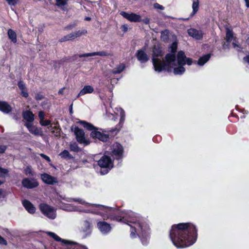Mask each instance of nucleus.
Returning <instances> with one entry per match:
<instances>
[{
	"mask_svg": "<svg viewBox=\"0 0 249 249\" xmlns=\"http://www.w3.org/2000/svg\"><path fill=\"white\" fill-rule=\"evenodd\" d=\"M87 33V31L85 29H82L80 30L74 32L75 35V37L77 38L78 37H80L82 35H84L86 34Z\"/></svg>",
	"mask_w": 249,
	"mask_h": 249,
	"instance_id": "obj_34",
	"label": "nucleus"
},
{
	"mask_svg": "<svg viewBox=\"0 0 249 249\" xmlns=\"http://www.w3.org/2000/svg\"><path fill=\"white\" fill-rule=\"evenodd\" d=\"M154 7L155 8L157 9H160V10H163L164 9V7L162 5H161L157 3H155L154 4Z\"/></svg>",
	"mask_w": 249,
	"mask_h": 249,
	"instance_id": "obj_42",
	"label": "nucleus"
},
{
	"mask_svg": "<svg viewBox=\"0 0 249 249\" xmlns=\"http://www.w3.org/2000/svg\"><path fill=\"white\" fill-rule=\"evenodd\" d=\"M23 117L27 121V123H32L34 120V115L29 110L23 113Z\"/></svg>",
	"mask_w": 249,
	"mask_h": 249,
	"instance_id": "obj_25",
	"label": "nucleus"
},
{
	"mask_svg": "<svg viewBox=\"0 0 249 249\" xmlns=\"http://www.w3.org/2000/svg\"><path fill=\"white\" fill-rule=\"evenodd\" d=\"M121 28L124 32H126L127 31V26L126 25H123L122 26Z\"/></svg>",
	"mask_w": 249,
	"mask_h": 249,
	"instance_id": "obj_49",
	"label": "nucleus"
},
{
	"mask_svg": "<svg viewBox=\"0 0 249 249\" xmlns=\"http://www.w3.org/2000/svg\"><path fill=\"white\" fill-rule=\"evenodd\" d=\"M163 53L160 47L159 44L155 45L153 49L152 54L153 64L155 70L160 72L163 70H167L166 66V60L163 63L162 60Z\"/></svg>",
	"mask_w": 249,
	"mask_h": 249,
	"instance_id": "obj_5",
	"label": "nucleus"
},
{
	"mask_svg": "<svg viewBox=\"0 0 249 249\" xmlns=\"http://www.w3.org/2000/svg\"><path fill=\"white\" fill-rule=\"evenodd\" d=\"M177 47L176 42H173L170 47L171 53L167 54L165 56L166 66L168 71L173 72L176 75H181L185 71L184 66L186 64L189 66L191 65L193 60L191 58L187 57L182 51H179L176 56L175 53Z\"/></svg>",
	"mask_w": 249,
	"mask_h": 249,
	"instance_id": "obj_2",
	"label": "nucleus"
},
{
	"mask_svg": "<svg viewBox=\"0 0 249 249\" xmlns=\"http://www.w3.org/2000/svg\"><path fill=\"white\" fill-rule=\"evenodd\" d=\"M247 41L248 44L249 45V37L248 38Z\"/></svg>",
	"mask_w": 249,
	"mask_h": 249,
	"instance_id": "obj_58",
	"label": "nucleus"
},
{
	"mask_svg": "<svg viewBox=\"0 0 249 249\" xmlns=\"http://www.w3.org/2000/svg\"><path fill=\"white\" fill-rule=\"evenodd\" d=\"M68 0H57L56 4L58 6H63L65 5Z\"/></svg>",
	"mask_w": 249,
	"mask_h": 249,
	"instance_id": "obj_39",
	"label": "nucleus"
},
{
	"mask_svg": "<svg viewBox=\"0 0 249 249\" xmlns=\"http://www.w3.org/2000/svg\"><path fill=\"white\" fill-rule=\"evenodd\" d=\"M55 197L56 200V203L59 208L67 211H75L77 210V209L76 207L72 205L66 204L63 202V201L68 202L72 201H76L80 204L85 205L89 209L87 212L102 215L104 219L105 218H108L107 213L113 210L112 208L106 207L103 205L87 203L80 198L73 199L66 197L64 195H60L58 193L56 194Z\"/></svg>",
	"mask_w": 249,
	"mask_h": 249,
	"instance_id": "obj_3",
	"label": "nucleus"
},
{
	"mask_svg": "<svg viewBox=\"0 0 249 249\" xmlns=\"http://www.w3.org/2000/svg\"><path fill=\"white\" fill-rule=\"evenodd\" d=\"M136 56L141 63H145L149 60V57L144 50L138 51Z\"/></svg>",
	"mask_w": 249,
	"mask_h": 249,
	"instance_id": "obj_20",
	"label": "nucleus"
},
{
	"mask_svg": "<svg viewBox=\"0 0 249 249\" xmlns=\"http://www.w3.org/2000/svg\"><path fill=\"white\" fill-rule=\"evenodd\" d=\"M169 32L167 30H165L163 31H162L161 33V39L163 41H166L169 36Z\"/></svg>",
	"mask_w": 249,
	"mask_h": 249,
	"instance_id": "obj_33",
	"label": "nucleus"
},
{
	"mask_svg": "<svg viewBox=\"0 0 249 249\" xmlns=\"http://www.w3.org/2000/svg\"><path fill=\"white\" fill-rule=\"evenodd\" d=\"M8 172V171L7 169L0 167V177H5Z\"/></svg>",
	"mask_w": 249,
	"mask_h": 249,
	"instance_id": "obj_38",
	"label": "nucleus"
},
{
	"mask_svg": "<svg viewBox=\"0 0 249 249\" xmlns=\"http://www.w3.org/2000/svg\"><path fill=\"white\" fill-rule=\"evenodd\" d=\"M244 60L249 64V55L245 57Z\"/></svg>",
	"mask_w": 249,
	"mask_h": 249,
	"instance_id": "obj_52",
	"label": "nucleus"
},
{
	"mask_svg": "<svg viewBox=\"0 0 249 249\" xmlns=\"http://www.w3.org/2000/svg\"><path fill=\"white\" fill-rule=\"evenodd\" d=\"M22 184L23 187L28 189H32L38 185L37 181L34 179L25 178L22 180Z\"/></svg>",
	"mask_w": 249,
	"mask_h": 249,
	"instance_id": "obj_14",
	"label": "nucleus"
},
{
	"mask_svg": "<svg viewBox=\"0 0 249 249\" xmlns=\"http://www.w3.org/2000/svg\"><path fill=\"white\" fill-rule=\"evenodd\" d=\"M0 244L1 245H7V242L6 241L2 238L1 236H0Z\"/></svg>",
	"mask_w": 249,
	"mask_h": 249,
	"instance_id": "obj_45",
	"label": "nucleus"
},
{
	"mask_svg": "<svg viewBox=\"0 0 249 249\" xmlns=\"http://www.w3.org/2000/svg\"><path fill=\"white\" fill-rule=\"evenodd\" d=\"M117 221H121L122 220V219H119V218H117L116 219Z\"/></svg>",
	"mask_w": 249,
	"mask_h": 249,
	"instance_id": "obj_60",
	"label": "nucleus"
},
{
	"mask_svg": "<svg viewBox=\"0 0 249 249\" xmlns=\"http://www.w3.org/2000/svg\"><path fill=\"white\" fill-rule=\"evenodd\" d=\"M247 7H249V0H244Z\"/></svg>",
	"mask_w": 249,
	"mask_h": 249,
	"instance_id": "obj_55",
	"label": "nucleus"
},
{
	"mask_svg": "<svg viewBox=\"0 0 249 249\" xmlns=\"http://www.w3.org/2000/svg\"><path fill=\"white\" fill-rule=\"evenodd\" d=\"M6 149V147L3 145H0V153H4Z\"/></svg>",
	"mask_w": 249,
	"mask_h": 249,
	"instance_id": "obj_47",
	"label": "nucleus"
},
{
	"mask_svg": "<svg viewBox=\"0 0 249 249\" xmlns=\"http://www.w3.org/2000/svg\"><path fill=\"white\" fill-rule=\"evenodd\" d=\"M35 98L36 100H41L42 99L43 96L41 95L37 94Z\"/></svg>",
	"mask_w": 249,
	"mask_h": 249,
	"instance_id": "obj_51",
	"label": "nucleus"
},
{
	"mask_svg": "<svg viewBox=\"0 0 249 249\" xmlns=\"http://www.w3.org/2000/svg\"><path fill=\"white\" fill-rule=\"evenodd\" d=\"M22 204L25 209L30 213H34L36 212V208L28 200H24L22 201Z\"/></svg>",
	"mask_w": 249,
	"mask_h": 249,
	"instance_id": "obj_21",
	"label": "nucleus"
},
{
	"mask_svg": "<svg viewBox=\"0 0 249 249\" xmlns=\"http://www.w3.org/2000/svg\"><path fill=\"white\" fill-rule=\"evenodd\" d=\"M74 27V25H70V26H67L66 28L67 29H72Z\"/></svg>",
	"mask_w": 249,
	"mask_h": 249,
	"instance_id": "obj_56",
	"label": "nucleus"
},
{
	"mask_svg": "<svg viewBox=\"0 0 249 249\" xmlns=\"http://www.w3.org/2000/svg\"><path fill=\"white\" fill-rule=\"evenodd\" d=\"M76 38L74 32L71 33L61 38V41H66L70 40H73Z\"/></svg>",
	"mask_w": 249,
	"mask_h": 249,
	"instance_id": "obj_31",
	"label": "nucleus"
},
{
	"mask_svg": "<svg viewBox=\"0 0 249 249\" xmlns=\"http://www.w3.org/2000/svg\"><path fill=\"white\" fill-rule=\"evenodd\" d=\"M8 36L9 39L14 43H16L17 41V34L15 31L11 29H9L8 31Z\"/></svg>",
	"mask_w": 249,
	"mask_h": 249,
	"instance_id": "obj_29",
	"label": "nucleus"
},
{
	"mask_svg": "<svg viewBox=\"0 0 249 249\" xmlns=\"http://www.w3.org/2000/svg\"><path fill=\"white\" fill-rule=\"evenodd\" d=\"M3 183V182L0 181V185Z\"/></svg>",
	"mask_w": 249,
	"mask_h": 249,
	"instance_id": "obj_61",
	"label": "nucleus"
},
{
	"mask_svg": "<svg viewBox=\"0 0 249 249\" xmlns=\"http://www.w3.org/2000/svg\"><path fill=\"white\" fill-rule=\"evenodd\" d=\"M40 124L42 126H47L51 124V121L48 120H44L43 119L40 120Z\"/></svg>",
	"mask_w": 249,
	"mask_h": 249,
	"instance_id": "obj_37",
	"label": "nucleus"
},
{
	"mask_svg": "<svg viewBox=\"0 0 249 249\" xmlns=\"http://www.w3.org/2000/svg\"><path fill=\"white\" fill-rule=\"evenodd\" d=\"M21 94L23 96L25 97H27L28 96V93L26 89L24 90H21Z\"/></svg>",
	"mask_w": 249,
	"mask_h": 249,
	"instance_id": "obj_46",
	"label": "nucleus"
},
{
	"mask_svg": "<svg viewBox=\"0 0 249 249\" xmlns=\"http://www.w3.org/2000/svg\"><path fill=\"white\" fill-rule=\"evenodd\" d=\"M90 19H91V18L89 17H87V18H85V20H90Z\"/></svg>",
	"mask_w": 249,
	"mask_h": 249,
	"instance_id": "obj_57",
	"label": "nucleus"
},
{
	"mask_svg": "<svg viewBox=\"0 0 249 249\" xmlns=\"http://www.w3.org/2000/svg\"><path fill=\"white\" fill-rule=\"evenodd\" d=\"M94 91V88L90 85H86L80 91L77 97L84 95L86 94L91 93Z\"/></svg>",
	"mask_w": 249,
	"mask_h": 249,
	"instance_id": "obj_22",
	"label": "nucleus"
},
{
	"mask_svg": "<svg viewBox=\"0 0 249 249\" xmlns=\"http://www.w3.org/2000/svg\"><path fill=\"white\" fill-rule=\"evenodd\" d=\"M169 236L176 247L183 248L191 246L196 242L197 231L195 225L192 223H179L172 226Z\"/></svg>",
	"mask_w": 249,
	"mask_h": 249,
	"instance_id": "obj_1",
	"label": "nucleus"
},
{
	"mask_svg": "<svg viewBox=\"0 0 249 249\" xmlns=\"http://www.w3.org/2000/svg\"><path fill=\"white\" fill-rule=\"evenodd\" d=\"M41 179L44 182L48 184H53L57 182V179L47 174H42Z\"/></svg>",
	"mask_w": 249,
	"mask_h": 249,
	"instance_id": "obj_17",
	"label": "nucleus"
},
{
	"mask_svg": "<svg viewBox=\"0 0 249 249\" xmlns=\"http://www.w3.org/2000/svg\"><path fill=\"white\" fill-rule=\"evenodd\" d=\"M81 124L85 128L91 131L90 136L103 142L108 141L109 136L99 130V129L94 126L91 124L85 121H79L77 122Z\"/></svg>",
	"mask_w": 249,
	"mask_h": 249,
	"instance_id": "obj_6",
	"label": "nucleus"
},
{
	"mask_svg": "<svg viewBox=\"0 0 249 249\" xmlns=\"http://www.w3.org/2000/svg\"><path fill=\"white\" fill-rule=\"evenodd\" d=\"M40 155V156L41 157H42L43 158L45 159L48 161H49V162L51 161L50 158L48 156H47V155H45L44 154H41Z\"/></svg>",
	"mask_w": 249,
	"mask_h": 249,
	"instance_id": "obj_44",
	"label": "nucleus"
},
{
	"mask_svg": "<svg viewBox=\"0 0 249 249\" xmlns=\"http://www.w3.org/2000/svg\"><path fill=\"white\" fill-rule=\"evenodd\" d=\"M125 68V66L124 64H120L111 71V72L113 74L120 73L124 70Z\"/></svg>",
	"mask_w": 249,
	"mask_h": 249,
	"instance_id": "obj_27",
	"label": "nucleus"
},
{
	"mask_svg": "<svg viewBox=\"0 0 249 249\" xmlns=\"http://www.w3.org/2000/svg\"><path fill=\"white\" fill-rule=\"evenodd\" d=\"M120 14L125 18L127 19L130 22H141L142 21V18L140 15L134 13H126L122 11Z\"/></svg>",
	"mask_w": 249,
	"mask_h": 249,
	"instance_id": "obj_12",
	"label": "nucleus"
},
{
	"mask_svg": "<svg viewBox=\"0 0 249 249\" xmlns=\"http://www.w3.org/2000/svg\"><path fill=\"white\" fill-rule=\"evenodd\" d=\"M65 89V88H62L59 91H58V93L60 94H63V93H64V90Z\"/></svg>",
	"mask_w": 249,
	"mask_h": 249,
	"instance_id": "obj_54",
	"label": "nucleus"
},
{
	"mask_svg": "<svg viewBox=\"0 0 249 249\" xmlns=\"http://www.w3.org/2000/svg\"><path fill=\"white\" fill-rule=\"evenodd\" d=\"M49 128L54 136L58 137L60 135V128L57 124L54 126L51 125L49 127Z\"/></svg>",
	"mask_w": 249,
	"mask_h": 249,
	"instance_id": "obj_28",
	"label": "nucleus"
},
{
	"mask_svg": "<svg viewBox=\"0 0 249 249\" xmlns=\"http://www.w3.org/2000/svg\"><path fill=\"white\" fill-rule=\"evenodd\" d=\"M128 225L130 227V236L135 238L139 236L143 245L148 242L150 228L148 224L143 221L138 214L130 212Z\"/></svg>",
	"mask_w": 249,
	"mask_h": 249,
	"instance_id": "obj_4",
	"label": "nucleus"
},
{
	"mask_svg": "<svg viewBox=\"0 0 249 249\" xmlns=\"http://www.w3.org/2000/svg\"><path fill=\"white\" fill-rule=\"evenodd\" d=\"M73 131L76 136L77 141L79 143L84 145H88L89 143V141L86 139L85 132L82 129H80L78 127H75Z\"/></svg>",
	"mask_w": 249,
	"mask_h": 249,
	"instance_id": "obj_11",
	"label": "nucleus"
},
{
	"mask_svg": "<svg viewBox=\"0 0 249 249\" xmlns=\"http://www.w3.org/2000/svg\"><path fill=\"white\" fill-rule=\"evenodd\" d=\"M109 55H110L109 53H107L106 52L101 51V52H93V53H84V54L80 55L79 57H89V56H95V55L106 56H108Z\"/></svg>",
	"mask_w": 249,
	"mask_h": 249,
	"instance_id": "obj_24",
	"label": "nucleus"
},
{
	"mask_svg": "<svg viewBox=\"0 0 249 249\" xmlns=\"http://www.w3.org/2000/svg\"><path fill=\"white\" fill-rule=\"evenodd\" d=\"M25 126L31 133L35 135H42L41 128H37V127L33 125L32 123H26L25 124Z\"/></svg>",
	"mask_w": 249,
	"mask_h": 249,
	"instance_id": "obj_16",
	"label": "nucleus"
},
{
	"mask_svg": "<svg viewBox=\"0 0 249 249\" xmlns=\"http://www.w3.org/2000/svg\"><path fill=\"white\" fill-rule=\"evenodd\" d=\"M1 194V191L0 190V195Z\"/></svg>",
	"mask_w": 249,
	"mask_h": 249,
	"instance_id": "obj_62",
	"label": "nucleus"
},
{
	"mask_svg": "<svg viewBox=\"0 0 249 249\" xmlns=\"http://www.w3.org/2000/svg\"><path fill=\"white\" fill-rule=\"evenodd\" d=\"M46 233L47 235L54 239L55 241L61 242L62 245L72 246V249H88V248L84 246L75 244L70 241L61 239L54 232L47 231Z\"/></svg>",
	"mask_w": 249,
	"mask_h": 249,
	"instance_id": "obj_8",
	"label": "nucleus"
},
{
	"mask_svg": "<svg viewBox=\"0 0 249 249\" xmlns=\"http://www.w3.org/2000/svg\"><path fill=\"white\" fill-rule=\"evenodd\" d=\"M70 112L72 113V106H71V108L70 109Z\"/></svg>",
	"mask_w": 249,
	"mask_h": 249,
	"instance_id": "obj_59",
	"label": "nucleus"
},
{
	"mask_svg": "<svg viewBox=\"0 0 249 249\" xmlns=\"http://www.w3.org/2000/svg\"><path fill=\"white\" fill-rule=\"evenodd\" d=\"M71 151L76 152L79 150V148L76 143L71 144L70 146Z\"/></svg>",
	"mask_w": 249,
	"mask_h": 249,
	"instance_id": "obj_36",
	"label": "nucleus"
},
{
	"mask_svg": "<svg viewBox=\"0 0 249 249\" xmlns=\"http://www.w3.org/2000/svg\"><path fill=\"white\" fill-rule=\"evenodd\" d=\"M108 152L116 159H122L123 157L124 148L120 143L116 142L109 148Z\"/></svg>",
	"mask_w": 249,
	"mask_h": 249,
	"instance_id": "obj_9",
	"label": "nucleus"
},
{
	"mask_svg": "<svg viewBox=\"0 0 249 249\" xmlns=\"http://www.w3.org/2000/svg\"><path fill=\"white\" fill-rule=\"evenodd\" d=\"M39 209L42 213L48 218L53 219L56 217V211L53 207L42 203L40 204Z\"/></svg>",
	"mask_w": 249,
	"mask_h": 249,
	"instance_id": "obj_10",
	"label": "nucleus"
},
{
	"mask_svg": "<svg viewBox=\"0 0 249 249\" xmlns=\"http://www.w3.org/2000/svg\"><path fill=\"white\" fill-rule=\"evenodd\" d=\"M188 35L196 39H200L203 36L202 32L194 28H191L188 30Z\"/></svg>",
	"mask_w": 249,
	"mask_h": 249,
	"instance_id": "obj_18",
	"label": "nucleus"
},
{
	"mask_svg": "<svg viewBox=\"0 0 249 249\" xmlns=\"http://www.w3.org/2000/svg\"><path fill=\"white\" fill-rule=\"evenodd\" d=\"M232 44H233V47H234V48H235L236 50H238V51L239 50L238 49V48H240V47H239V46H238V45H236V44L235 43H234V42H233Z\"/></svg>",
	"mask_w": 249,
	"mask_h": 249,
	"instance_id": "obj_53",
	"label": "nucleus"
},
{
	"mask_svg": "<svg viewBox=\"0 0 249 249\" xmlns=\"http://www.w3.org/2000/svg\"><path fill=\"white\" fill-rule=\"evenodd\" d=\"M107 115L108 118L109 119L115 120L116 118H114V114L110 113V114H107Z\"/></svg>",
	"mask_w": 249,
	"mask_h": 249,
	"instance_id": "obj_48",
	"label": "nucleus"
},
{
	"mask_svg": "<svg viewBox=\"0 0 249 249\" xmlns=\"http://www.w3.org/2000/svg\"><path fill=\"white\" fill-rule=\"evenodd\" d=\"M91 223L88 220L85 221L80 229L81 236L86 237L91 233Z\"/></svg>",
	"mask_w": 249,
	"mask_h": 249,
	"instance_id": "obj_13",
	"label": "nucleus"
},
{
	"mask_svg": "<svg viewBox=\"0 0 249 249\" xmlns=\"http://www.w3.org/2000/svg\"><path fill=\"white\" fill-rule=\"evenodd\" d=\"M98 164L101 168L100 174H107L113 167V163L110 157L103 156L98 161Z\"/></svg>",
	"mask_w": 249,
	"mask_h": 249,
	"instance_id": "obj_7",
	"label": "nucleus"
},
{
	"mask_svg": "<svg viewBox=\"0 0 249 249\" xmlns=\"http://www.w3.org/2000/svg\"><path fill=\"white\" fill-rule=\"evenodd\" d=\"M59 155L62 158H71V155L69 153V152L66 150H65L63 151L62 152H61L60 153Z\"/></svg>",
	"mask_w": 249,
	"mask_h": 249,
	"instance_id": "obj_35",
	"label": "nucleus"
},
{
	"mask_svg": "<svg viewBox=\"0 0 249 249\" xmlns=\"http://www.w3.org/2000/svg\"><path fill=\"white\" fill-rule=\"evenodd\" d=\"M115 113L116 115H119L120 116V122L119 124V129L122 127V125L124 124V121L125 120V112L121 108H116Z\"/></svg>",
	"mask_w": 249,
	"mask_h": 249,
	"instance_id": "obj_19",
	"label": "nucleus"
},
{
	"mask_svg": "<svg viewBox=\"0 0 249 249\" xmlns=\"http://www.w3.org/2000/svg\"><path fill=\"white\" fill-rule=\"evenodd\" d=\"M233 38V34L232 32L228 28L226 31V39L228 42H230Z\"/></svg>",
	"mask_w": 249,
	"mask_h": 249,
	"instance_id": "obj_32",
	"label": "nucleus"
},
{
	"mask_svg": "<svg viewBox=\"0 0 249 249\" xmlns=\"http://www.w3.org/2000/svg\"><path fill=\"white\" fill-rule=\"evenodd\" d=\"M25 173L26 175H32V171L31 167L27 166L25 169Z\"/></svg>",
	"mask_w": 249,
	"mask_h": 249,
	"instance_id": "obj_40",
	"label": "nucleus"
},
{
	"mask_svg": "<svg viewBox=\"0 0 249 249\" xmlns=\"http://www.w3.org/2000/svg\"><path fill=\"white\" fill-rule=\"evenodd\" d=\"M210 54H208L200 57L198 61V64L200 66H203L210 59Z\"/></svg>",
	"mask_w": 249,
	"mask_h": 249,
	"instance_id": "obj_30",
	"label": "nucleus"
},
{
	"mask_svg": "<svg viewBox=\"0 0 249 249\" xmlns=\"http://www.w3.org/2000/svg\"><path fill=\"white\" fill-rule=\"evenodd\" d=\"M45 114L43 111H40L38 113V117L40 120H42L44 119Z\"/></svg>",
	"mask_w": 249,
	"mask_h": 249,
	"instance_id": "obj_43",
	"label": "nucleus"
},
{
	"mask_svg": "<svg viewBox=\"0 0 249 249\" xmlns=\"http://www.w3.org/2000/svg\"><path fill=\"white\" fill-rule=\"evenodd\" d=\"M0 110L4 113H8L11 111L12 107L7 102L0 101Z\"/></svg>",
	"mask_w": 249,
	"mask_h": 249,
	"instance_id": "obj_23",
	"label": "nucleus"
},
{
	"mask_svg": "<svg viewBox=\"0 0 249 249\" xmlns=\"http://www.w3.org/2000/svg\"><path fill=\"white\" fill-rule=\"evenodd\" d=\"M18 85L20 90H24L26 89L25 85L22 81H19Z\"/></svg>",
	"mask_w": 249,
	"mask_h": 249,
	"instance_id": "obj_41",
	"label": "nucleus"
},
{
	"mask_svg": "<svg viewBox=\"0 0 249 249\" xmlns=\"http://www.w3.org/2000/svg\"><path fill=\"white\" fill-rule=\"evenodd\" d=\"M97 227L103 234H107L110 231V225L105 221H100L97 223Z\"/></svg>",
	"mask_w": 249,
	"mask_h": 249,
	"instance_id": "obj_15",
	"label": "nucleus"
},
{
	"mask_svg": "<svg viewBox=\"0 0 249 249\" xmlns=\"http://www.w3.org/2000/svg\"><path fill=\"white\" fill-rule=\"evenodd\" d=\"M199 0H193L192 4V9L193 11L191 14V16L192 17L196 14L199 9Z\"/></svg>",
	"mask_w": 249,
	"mask_h": 249,
	"instance_id": "obj_26",
	"label": "nucleus"
},
{
	"mask_svg": "<svg viewBox=\"0 0 249 249\" xmlns=\"http://www.w3.org/2000/svg\"><path fill=\"white\" fill-rule=\"evenodd\" d=\"M142 21L146 24H148L149 23V19L148 18H145Z\"/></svg>",
	"mask_w": 249,
	"mask_h": 249,
	"instance_id": "obj_50",
	"label": "nucleus"
}]
</instances>
